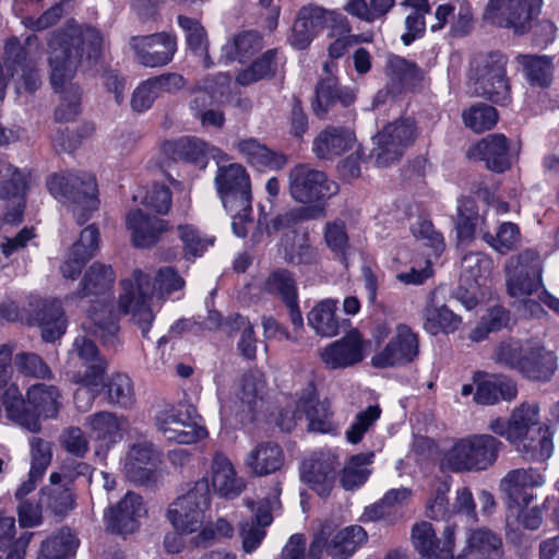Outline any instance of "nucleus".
<instances>
[{"instance_id":"obj_1","label":"nucleus","mask_w":559,"mask_h":559,"mask_svg":"<svg viewBox=\"0 0 559 559\" xmlns=\"http://www.w3.org/2000/svg\"><path fill=\"white\" fill-rule=\"evenodd\" d=\"M103 44L100 33L93 27L69 25L53 36L49 44L48 66L50 84L60 94L61 103L56 109V119L70 121L79 114L80 88L72 80L78 66L86 52L87 58H96Z\"/></svg>"},{"instance_id":"obj_2","label":"nucleus","mask_w":559,"mask_h":559,"mask_svg":"<svg viewBox=\"0 0 559 559\" xmlns=\"http://www.w3.org/2000/svg\"><path fill=\"white\" fill-rule=\"evenodd\" d=\"M121 285L123 294L119 297V309L122 313L130 314L143 336H146L155 317L151 305L152 298H165L174 292L181 290L186 282L177 270L165 266L157 271L154 284L146 274L136 270L131 278L122 281Z\"/></svg>"},{"instance_id":"obj_3","label":"nucleus","mask_w":559,"mask_h":559,"mask_svg":"<svg viewBox=\"0 0 559 559\" xmlns=\"http://www.w3.org/2000/svg\"><path fill=\"white\" fill-rule=\"evenodd\" d=\"M26 400L32 409L25 407L24 397L14 383L5 389L2 396L8 418L31 432L40 430V418H57L62 407V393L53 384L35 383L31 385L26 391Z\"/></svg>"},{"instance_id":"obj_4","label":"nucleus","mask_w":559,"mask_h":559,"mask_svg":"<svg viewBox=\"0 0 559 559\" xmlns=\"http://www.w3.org/2000/svg\"><path fill=\"white\" fill-rule=\"evenodd\" d=\"M503 443L489 433H474L455 439L440 457V469L451 473L481 472L491 467Z\"/></svg>"},{"instance_id":"obj_5","label":"nucleus","mask_w":559,"mask_h":559,"mask_svg":"<svg viewBox=\"0 0 559 559\" xmlns=\"http://www.w3.org/2000/svg\"><path fill=\"white\" fill-rule=\"evenodd\" d=\"M47 187L57 200L69 207L80 225L90 219L91 214L98 207L97 183L91 174L52 175Z\"/></svg>"},{"instance_id":"obj_6","label":"nucleus","mask_w":559,"mask_h":559,"mask_svg":"<svg viewBox=\"0 0 559 559\" xmlns=\"http://www.w3.org/2000/svg\"><path fill=\"white\" fill-rule=\"evenodd\" d=\"M507 57L499 52L478 55L471 62L469 81L477 96L506 105L510 84L506 75Z\"/></svg>"},{"instance_id":"obj_7","label":"nucleus","mask_w":559,"mask_h":559,"mask_svg":"<svg viewBox=\"0 0 559 559\" xmlns=\"http://www.w3.org/2000/svg\"><path fill=\"white\" fill-rule=\"evenodd\" d=\"M210 502L209 481L201 478L169 504L166 516L177 531L183 534L197 533L204 523Z\"/></svg>"},{"instance_id":"obj_8","label":"nucleus","mask_w":559,"mask_h":559,"mask_svg":"<svg viewBox=\"0 0 559 559\" xmlns=\"http://www.w3.org/2000/svg\"><path fill=\"white\" fill-rule=\"evenodd\" d=\"M542 284V259L538 251L525 249L511 257L506 264L508 294L520 302L528 301Z\"/></svg>"},{"instance_id":"obj_9","label":"nucleus","mask_w":559,"mask_h":559,"mask_svg":"<svg viewBox=\"0 0 559 559\" xmlns=\"http://www.w3.org/2000/svg\"><path fill=\"white\" fill-rule=\"evenodd\" d=\"M156 427L167 440L180 444H192L207 437L202 418L191 404H179L159 412Z\"/></svg>"},{"instance_id":"obj_10","label":"nucleus","mask_w":559,"mask_h":559,"mask_svg":"<svg viewBox=\"0 0 559 559\" xmlns=\"http://www.w3.org/2000/svg\"><path fill=\"white\" fill-rule=\"evenodd\" d=\"M542 3V0H488L483 19L495 26L524 34L538 16Z\"/></svg>"},{"instance_id":"obj_11","label":"nucleus","mask_w":559,"mask_h":559,"mask_svg":"<svg viewBox=\"0 0 559 559\" xmlns=\"http://www.w3.org/2000/svg\"><path fill=\"white\" fill-rule=\"evenodd\" d=\"M289 194L301 204L320 202L338 192V185L309 164H298L288 174Z\"/></svg>"},{"instance_id":"obj_12","label":"nucleus","mask_w":559,"mask_h":559,"mask_svg":"<svg viewBox=\"0 0 559 559\" xmlns=\"http://www.w3.org/2000/svg\"><path fill=\"white\" fill-rule=\"evenodd\" d=\"M305 414L308 420V428L314 432L335 433L337 427L333 423V413L328 401H318L313 389L302 395L296 405L295 411L285 409L280 414L278 427L284 431H290L297 419Z\"/></svg>"},{"instance_id":"obj_13","label":"nucleus","mask_w":559,"mask_h":559,"mask_svg":"<svg viewBox=\"0 0 559 559\" xmlns=\"http://www.w3.org/2000/svg\"><path fill=\"white\" fill-rule=\"evenodd\" d=\"M416 134V123L411 118L386 124L376 136L377 146L372 155L377 166L388 167L397 162L404 150L414 142Z\"/></svg>"},{"instance_id":"obj_14","label":"nucleus","mask_w":559,"mask_h":559,"mask_svg":"<svg viewBox=\"0 0 559 559\" xmlns=\"http://www.w3.org/2000/svg\"><path fill=\"white\" fill-rule=\"evenodd\" d=\"M538 427H544L540 425L539 406L528 402L513 408L508 419L495 418L488 425L491 432L506 438L516 448L527 441Z\"/></svg>"},{"instance_id":"obj_15","label":"nucleus","mask_w":559,"mask_h":559,"mask_svg":"<svg viewBox=\"0 0 559 559\" xmlns=\"http://www.w3.org/2000/svg\"><path fill=\"white\" fill-rule=\"evenodd\" d=\"M215 186L227 211H234L236 207L251 210V182L249 174L242 165L235 163L218 167Z\"/></svg>"},{"instance_id":"obj_16","label":"nucleus","mask_w":559,"mask_h":559,"mask_svg":"<svg viewBox=\"0 0 559 559\" xmlns=\"http://www.w3.org/2000/svg\"><path fill=\"white\" fill-rule=\"evenodd\" d=\"M76 359L85 367V371L74 373L72 381L92 392H100L104 388L107 362L99 356L95 343L85 335L78 336L69 352V360L74 362Z\"/></svg>"},{"instance_id":"obj_17","label":"nucleus","mask_w":559,"mask_h":559,"mask_svg":"<svg viewBox=\"0 0 559 559\" xmlns=\"http://www.w3.org/2000/svg\"><path fill=\"white\" fill-rule=\"evenodd\" d=\"M160 463L162 454L155 445L150 441H140L129 448L122 471L131 483L146 486L157 481Z\"/></svg>"},{"instance_id":"obj_18","label":"nucleus","mask_w":559,"mask_h":559,"mask_svg":"<svg viewBox=\"0 0 559 559\" xmlns=\"http://www.w3.org/2000/svg\"><path fill=\"white\" fill-rule=\"evenodd\" d=\"M419 354L418 335L411 326L400 323L385 347L371 358L376 368H390L412 362Z\"/></svg>"},{"instance_id":"obj_19","label":"nucleus","mask_w":559,"mask_h":559,"mask_svg":"<svg viewBox=\"0 0 559 559\" xmlns=\"http://www.w3.org/2000/svg\"><path fill=\"white\" fill-rule=\"evenodd\" d=\"M4 56L5 67L13 79L16 93H34L41 84L36 61L28 57L17 38L5 43Z\"/></svg>"},{"instance_id":"obj_20","label":"nucleus","mask_w":559,"mask_h":559,"mask_svg":"<svg viewBox=\"0 0 559 559\" xmlns=\"http://www.w3.org/2000/svg\"><path fill=\"white\" fill-rule=\"evenodd\" d=\"M130 47L138 63L146 68L167 66L177 51V38L169 33L133 36Z\"/></svg>"},{"instance_id":"obj_21","label":"nucleus","mask_w":559,"mask_h":559,"mask_svg":"<svg viewBox=\"0 0 559 559\" xmlns=\"http://www.w3.org/2000/svg\"><path fill=\"white\" fill-rule=\"evenodd\" d=\"M544 484L545 476L537 468H514L500 479L499 489L510 503L526 507L537 498L536 490Z\"/></svg>"},{"instance_id":"obj_22","label":"nucleus","mask_w":559,"mask_h":559,"mask_svg":"<svg viewBox=\"0 0 559 559\" xmlns=\"http://www.w3.org/2000/svg\"><path fill=\"white\" fill-rule=\"evenodd\" d=\"M454 37L469 34L474 27V14L468 0H442L435 9L429 28L437 33L444 27Z\"/></svg>"},{"instance_id":"obj_23","label":"nucleus","mask_w":559,"mask_h":559,"mask_svg":"<svg viewBox=\"0 0 559 559\" xmlns=\"http://www.w3.org/2000/svg\"><path fill=\"white\" fill-rule=\"evenodd\" d=\"M26 176L4 158H0V201L12 206L4 214L5 222H22L25 207Z\"/></svg>"},{"instance_id":"obj_24","label":"nucleus","mask_w":559,"mask_h":559,"mask_svg":"<svg viewBox=\"0 0 559 559\" xmlns=\"http://www.w3.org/2000/svg\"><path fill=\"white\" fill-rule=\"evenodd\" d=\"M26 322L41 329V337L46 342H53L64 334L67 320L58 299L33 298L29 301V313Z\"/></svg>"},{"instance_id":"obj_25","label":"nucleus","mask_w":559,"mask_h":559,"mask_svg":"<svg viewBox=\"0 0 559 559\" xmlns=\"http://www.w3.org/2000/svg\"><path fill=\"white\" fill-rule=\"evenodd\" d=\"M357 330L347 333L320 350V358L330 369L346 368L364 358V350L368 345Z\"/></svg>"},{"instance_id":"obj_26","label":"nucleus","mask_w":559,"mask_h":559,"mask_svg":"<svg viewBox=\"0 0 559 559\" xmlns=\"http://www.w3.org/2000/svg\"><path fill=\"white\" fill-rule=\"evenodd\" d=\"M263 290L283 301L295 331H301L304 329V318L298 304L296 281L292 273L285 269L273 271L264 281Z\"/></svg>"},{"instance_id":"obj_27","label":"nucleus","mask_w":559,"mask_h":559,"mask_svg":"<svg viewBox=\"0 0 559 559\" xmlns=\"http://www.w3.org/2000/svg\"><path fill=\"white\" fill-rule=\"evenodd\" d=\"M70 485L71 479L67 475L51 473L49 484L40 489V506L56 516L68 515L76 506V496Z\"/></svg>"},{"instance_id":"obj_28","label":"nucleus","mask_w":559,"mask_h":559,"mask_svg":"<svg viewBox=\"0 0 559 559\" xmlns=\"http://www.w3.org/2000/svg\"><path fill=\"white\" fill-rule=\"evenodd\" d=\"M126 227L131 235L132 243L138 248L155 246L162 235L169 230L167 221L148 216L139 209L127 213Z\"/></svg>"},{"instance_id":"obj_29","label":"nucleus","mask_w":559,"mask_h":559,"mask_svg":"<svg viewBox=\"0 0 559 559\" xmlns=\"http://www.w3.org/2000/svg\"><path fill=\"white\" fill-rule=\"evenodd\" d=\"M145 514L142 497L129 491L105 515L107 528L117 534L132 533L138 527V520Z\"/></svg>"},{"instance_id":"obj_30","label":"nucleus","mask_w":559,"mask_h":559,"mask_svg":"<svg viewBox=\"0 0 559 559\" xmlns=\"http://www.w3.org/2000/svg\"><path fill=\"white\" fill-rule=\"evenodd\" d=\"M324 8L308 4L300 8L288 37L289 44L297 49H306L317 34L324 27Z\"/></svg>"},{"instance_id":"obj_31","label":"nucleus","mask_w":559,"mask_h":559,"mask_svg":"<svg viewBox=\"0 0 559 559\" xmlns=\"http://www.w3.org/2000/svg\"><path fill=\"white\" fill-rule=\"evenodd\" d=\"M502 554L500 535L487 527H478L468 531L462 554L453 559H501Z\"/></svg>"},{"instance_id":"obj_32","label":"nucleus","mask_w":559,"mask_h":559,"mask_svg":"<svg viewBox=\"0 0 559 559\" xmlns=\"http://www.w3.org/2000/svg\"><path fill=\"white\" fill-rule=\"evenodd\" d=\"M337 462L335 456L321 454L302 464L301 479L308 484L319 496H328L335 479Z\"/></svg>"},{"instance_id":"obj_33","label":"nucleus","mask_w":559,"mask_h":559,"mask_svg":"<svg viewBox=\"0 0 559 559\" xmlns=\"http://www.w3.org/2000/svg\"><path fill=\"white\" fill-rule=\"evenodd\" d=\"M355 142L350 129L329 126L314 138L312 151L319 159H333L352 150Z\"/></svg>"},{"instance_id":"obj_34","label":"nucleus","mask_w":559,"mask_h":559,"mask_svg":"<svg viewBox=\"0 0 559 559\" xmlns=\"http://www.w3.org/2000/svg\"><path fill=\"white\" fill-rule=\"evenodd\" d=\"M248 507L254 511V519L240 523L239 536L241 538L242 549L247 554L254 551L265 537V527L269 526L273 516L271 514L270 500H262L254 509V502H247Z\"/></svg>"},{"instance_id":"obj_35","label":"nucleus","mask_w":559,"mask_h":559,"mask_svg":"<svg viewBox=\"0 0 559 559\" xmlns=\"http://www.w3.org/2000/svg\"><path fill=\"white\" fill-rule=\"evenodd\" d=\"M472 157L486 163L496 173H503L511 166L508 139L501 133L489 134L481 139L469 152Z\"/></svg>"},{"instance_id":"obj_36","label":"nucleus","mask_w":559,"mask_h":559,"mask_svg":"<svg viewBox=\"0 0 559 559\" xmlns=\"http://www.w3.org/2000/svg\"><path fill=\"white\" fill-rule=\"evenodd\" d=\"M474 382L477 384L474 400L478 404L493 405L500 400L512 401L518 395L515 382L506 377L477 372Z\"/></svg>"},{"instance_id":"obj_37","label":"nucleus","mask_w":559,"mask_h":559,"mask_svg":"<svg viewBox=\"0 0 559 559\" xmlns=\"http://www.w3.org/2000/svg\"><path fill=\"white\" fill-rule=\"evenodd\" d=\"M424 329L431 335L453 333L460 328L462 322L461 317L456 316L443 304V299L438 290L430 294L424 309Z\"/></svg>"},{"instance_id":"obj_38","label":"nucleus","mask_w":559,"mask_h":559,"mask_svg":"<svg viewBox=\"0 0 559 559\" xmlns=\"http://www.w3.org/2000/svg\"><path fill=\"white\" fill-rule=\"evenodd\" d=\"M356 94L353 90L338 88L335 76L323 78L316 87V97L312 109L317 117L323 119L329 111L340 102L344 107L354 103Z\"/></svg>"},{"instance_id":"obj_39","label":"nucleus","mask_w":559,"mask_h":559,"mask_svg":"<svg viewBox=\"0 0 559 559\" xmlns=\"http://www.w3.org/2000/svg\"><path fill=\"white\" fill-rule=\"evenodd\" d=\"M84 328L95 336L102 338L107 346H115L118 342L119 326L111 307L104 300H95L88 310L87 322Z\"/></svg>"},{"instance_id":"obj_40","label":"nucleus","mask_w":559,"mask_h":559,"mask_svg":"<svg viewBox=\"0 0 559 559\" xmlns=\"http://www.w3.org/2000/svg\"><path fill=\"white\" fill-rule=\"evenodd\" d=\"M285 462L282 448L273 441L258 443L248 454L246 466L257 476H265L277 472Z\"/></svg>"},{"instance_id":"obj_41","label":"nucleus","mask_w":559,"mask_h":559,"mask_svg":"<svg viewBox=\"0 0 559 559\" xmlns=\"http://www.w3.org/2000/svg\"><path fill=\"white\" fill-rule=\"evenodd\" d=\"M558 368V358L554 352L534 343L526 355L520 374L530 381L548 382Z\"/></svg>"},{"instance_id":"obj_42","label":"nucleus","mask_w":559,"mask_h":559,"mask_svg":"<svg viewBox=\"0 0 559 559\" xmlns=\"http://www.w3.org/2000/svg\"><path fill=\"white\" fill-rule=\"evenodd\" d=\"M126 425L124 418L106 411L88 415L84 421L90 437L108 445L122 438Z\"/></svg>"},{"instance_id":"obj_43","label":"nucleus","mask_w":559,"mask_h":559,"mask_svg":"<svg viewBox=\"0 0 559 559\" xmlns=\"http://www.w3.org/2000/svg\"><path fill=\"white\" fill-rule=\"evenodd\" d=\"M212 485L214 490L226 498H234L242 490V481L237 478L236 471L223 453H215L211 464Z\"/></svg>"},{"instance_id":"obj_44","label":"nucleus","mask_w":559,"mask_h":559,"mask_svg":"<svg viewBox=\"0 0 559 559\" xmlns=\"http://www.w3.org/2000/svg\"><path fill=\"white\" fill-rule=\"evenodd\" d=\"M323 216L324 207L322 205L292 210L276 215L270 222L267 221V216L262 214L258 219V237H262L263 234L271 235L272 233L290 228L302 221L316 219Z\"/></svg>"},{"instance_id":"obj_45","label":"nucleus","mask_w":559,"mask_h":559,"mask_svg":"<svg viewBox=\"0 0 559 559\" xmlns=\"http://www.w3.org/2000/svg\"><path fill=\"white\" fill-rule=\"evenodd\" d=\"M328 536V555L332 559H347L368 540L367 532L359 525L346 526Z\"/></svg>"},{"instance_id":"obj_46","label":"nucleus","mask_w":559,"mask_h":559,"mask_svg":"<svg viewBox=\"0 0 559 559\" xmlns=\"http://www.w3.org/2000/svg\"><path fill=\"white\" fill-rule=\"evenodd\" d=\"M237 148L249 164L260 169H281L287 162L283 154L270 150L253 138L238 141Z\"/></svg>"},{"instance_id":"obj_47","label":"nucleus","mask_w":559,"mask_h":559,"mask_svg":"<svg viewBox=\"0 0 559 559\" xmlns=\"http://www.w3.org/2000/svg\"><path fill=\"white\" fill-rule=\"evenodd\" d=\"M337 301L323 299L317 302L307 316L308 324L322 337H333L338 333L340 323L336 317Z\"/></svg>"},{"instance_id":"obj_48","label":"nucleus","mask_w":559,"mask_h":559,"mask_svg":"<svg viewBox=\"0 0 559 559\" xmlns=\"http://www.w3.org/2000/svg\"><path fill=\"white\" fill-rule=\"evenodd\" d=\"M384 70L392 86L399 91L414 86L424 76V72L414 62L395 55L388 57Z\"/></svg>"},{"instance_id":"obj_49","label":"nucleus","mask_w":559,"mask_h":559,"mask_svg":"<svg viewBox=\"0 0 559 559\" xmlns=\"http://www.w3.org/2000/svg\"><path fill=\"white\" fill-rule=\"evenodd\" d=\"M533 344L534 342L528 340H504L497 345L492 359L496 364L516 370L520 373L525 357L530 354Z\"/></svg>"},{"instance_id":"obj_50","label":"nucleus","mask_w":559,"mask_h":559,"mask_svg":"<svg viewBox=\"0 0 559 559\" xmlns=\"http://www.w3.org/2000/svg\"><path fill=\"white\" fill-rule=\"evenodd\" d=\"M401 5L409 11L405 19L406 32L402 35L405 45L424 36L427 23L426 15L431 12L428 0H403Z\"/></svg>"},{"instance_id":"obj_51","label":"nucleus","mask_w":559,"mask_h":559,"mask_svg":"<svg viewBox=\"0 0 559 559\" xmlns=\"http://www.w3.org/2000/svg\"><path fill=\"white\" fill-rule=\"evenodd\" d=\"M114 281L115 275L111 266L93 263L84 274L78 296L83 298L105 295L110 290Z\"/></svg>"},{"instance_id":"obj_52","label":"nucleus","mask_w":559,"mask_h":559,"mask_svg":"<svg viewBox=\"0 0 559 559\" xmlns=\"http://www.w3.org/2000/svg\"><path fill=\"white\" fill-rule=\"evenodd\" d=\"M163 151L175 160L185 159L203 165L209 153V145L197 138H181L177 141L165 142Z\"/></svg>"},{"instance_id":"obj_53","label":"nucleus","mask_w":559,"mask_h":559,"mask_svg":"<svg viewBox=\"0 0 559 559\" xmlns=\"http://www.w3.org/2000/svg\"><path fill=\"white\" fill-rule=\"evenodd\" d=\"M263 48V39L259 33L247 31L235 35L223 47V53L228 60L251 58Z\"/></svg>"},{"instance_id":"obj_54","label":"nucleus","mask_w":559,"mask_h":559,"mask_svg":"<svg viewBox=\"0 0 559 559\" xmlns=\"http://www.w3.org/2000/svg\"><path fill=\"white\" fill-rule=\"evenodd\" d=\"M516 61L532 84L538 86H548L550 84L554 70L551 58L547 56L519 55Z\"/></svg>"},{"instance_id":"obj_55","label":"nucleus","mask_w":559,"mask_h":559,"mask_svg":"<svg viewBox=\"0 0 559 559\" xmlns=\"http://www.w3.org/2000/svg\"><path fill=\"white\" fill-rule=\"evenodd\" d=\"M372 452L359 453L349 459L340 476V483L344 489L352 490L366 483L371 474L368 465L372 463Z\"/></svg>"},{"instance_id":"obj_56","label":"nucleus","mask_w":559,"mask_h":559,"mask_svg":"<svg viewBox=\"0 0 559 559\" xmlns=\"http://www.w3.org/2000/svg\"><path fill=\"white\" fill-rule=\"evenodd\" d=\"M276 50H267L250 67L241 70L236 81L240 85H250L260 80L271 78L277 70Z\"/></svg>"},{"instance_id":"obj_57","label":"nucleus","mask_w":559,"mask_h":559,"mask_svg":"<svg viewBox=\"0 0 559 559\" xmlns=\"http://www.w3.org/2000/svg\"><path fill=\"white\" fill-rule=\"evenodd\" d=\"M535 432L536 435H532L527 441L521 443L518 450L523 453L526 460L543 462L552 454V435L546 426L538 427Z\"/></svg>"},{"instance_id":"obj_58","label":"nucleus","mask_w":559,"mask_h":559,"mask_svg":"<svg viewBox=\"0 0 559 559\" xmlns=\"http://www.w3.org/2000/svg\"><path fill=\"white\" fill-rule=\"evenodd\" d=\"M412 496V490L405 487L389 490L383 498L365 509L364 516L369 521L389 518L395 507L403 504Z\"/></svg>"},{"instance_id":"obj_59","label":"nucleus","mask_w":559,"mask_h":559,"mask_svg":"<svg viewBox=\"0 0 559 559\" xmlns=\"http://www.w3.org/2000/svg\"><path fill=\"white\" fill-rule=\"evenodd\" d=\"M78 543L69 530H61L56 536L41 544L37 559H64L72 554Z\"/></svg>"},{"instance_id":"obj_60","label":"nucleus","mask_w":559,"mask_h":559,"mask_svg":"<svg viewBox=\"0 0 559 559\" xmlns=\"http://www.w3.org/2000/svg\"><path fill=\"white\" fill-rule=\"evenodd\" d=\"M492 270V260L486 254L471 252L462 260V277L473 281L476 286L483 285Z\"/></svg>"},{"instance_id":"obj_61","label":"nucleus","mask_w":559,"mask_h":559,"mask_svg":"<svg viewBox=\"0 0 559 559\" xmlns=\"http://www.w3.org/2000/svg\"><path fill=\"white\" fill-rule=\"evenodd\" d=\"M483 239L496 251L508 253L520 242V229L518 225L511 222L502 223L493 235L489 231H483Z\"/></svg>"},{"instance_id":"obj_62","label":"nucleus","mask_w":559,"mask_h":559,"mask_svg":"<svg viewBox=\"0 0 559 559\" xmlns=\"http://www.w3.org/2000/svg\"><path fill=\"white\" fill-rule=\"evenodd\" d=\"M498 118L496 108L486 104L472 106L463 112L465 126L478 133L495 127Z\"/></svg>"},{"instance_id":"obj_63","label":"nucleus","mask_w":559,"mask_h":559,"mask_svg":"<svg viewBox=\"0 0 559 559\" xmlns=\"http://www.w3.org/2000/svg\"><path fill=\"white\" fill-rule=\"evenodd\" d=\"M450 486L445 481H437L426 503V515L432 520H447L453 513L447 493Z\"/></svg>"},{"instance_id":"obj_64","label":"nucleus","mask_w":559,"mask_h":559,"mask_svg":"<svg viewBox=\"0 0 559 559\" xmlns=\"http://www.w3.org/2000/svg\"><path fill=\"white\" fill-rule=\"evenodd\" d=\"M411 540L419 555L430 554L432 550H439L440 542L431 523L421 521L412 527Z\"/></svg>"}]
</instances>
